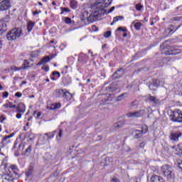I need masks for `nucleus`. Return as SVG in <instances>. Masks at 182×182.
<instances>
[{
	"instance_id": "nucleus-36",
	"label": "nucleus",
	"mask_w": 182,
	"mask_h": 182,
	"mask_svg": "<svg viewBox=\"0 0 182 182\" xmlns=\"http://www.w3.org/2000/svg\"><path fill=\"white\" fill-rule=\"evenodd\" d=\"M42 113L41 112L34 111L33 112V116L36 117V119H39L41 117Z\"/></svg>"
},
{
	"instance_id": "nucleus-31",
	"label": "nucleus",
	"mask_w": 182,
	"mask_h": 182,
	"mask_svg": "<svg viewBox=\"0 0 182 182\" xmlns=\"http://www.w3.org/2000/svg\"><path fill=\"white\" fill-rule=\"evenodd\" d=\"M70 6L73 9H76V8H77V1L72 0L70 1Z\"/></svg>"
},
{
	"instance_id": "nucleus-15",
	"label": "nucleus",
	"mask_w": 182,
	"mask_h": 182,
	"mask_svg": "<svg viewBox=\"0 0 182 182\" xmlns=\"http://www.w3.org/2000/svg\"><path fill=\"white\" fill-rule=\"evenodd\" d=\"M50 60V58L49 56H46L43 58L39 63L36 64V66H41V65H46V63H48Z\"/></svg>"
},
{
	"instance_id": "nucleus-28",
	"label": "nucleus",
	"mask_w": 182,
	"mask_h": 182,
	"mask_svg": "<svg viewBox=\"0 0 182 182\" xmlns=\"http://www.w3.org/2000/svg\"><path fill=\"white\" fill-rule=\"evenodd\" d=\"M136 134L134 136V139H141L143 137V133L140 132V130H136Z\"/></svg>"
},
{
	"instance_id": "nucleus-24",
	"label": "nucleus",
	"mask_w": 182,
	"mask_h": 182,
	"mask_svg": "<svg viewBox=\"0 0 182 182\" xmlns=\"http://www.w3.org/2000/svg\"><path fill=\"white\" fill-rule=\"evenodd\" d=\"M3 107H4L5 109H8L9 107L10 109H15L16 108V105H13L12 102H7L3 105Z\"/></svg>"
},
{
	"instance_id": "nucleus-22",
	"label": "nucleus",
	"mask_w": 182,
	"mask_h": 182,
	"mask_svg": "<svg viewBox=\"0 0 182 182\" xmlns=\"http://www.w3.org/2000/svg\"><path fill=\"white\" fill-rule=\"evenodd\" d=\"M160 178H161V176L154 174L151 177V182H159L160 181Z\"/></svg>"
},
{
	"instance_id": "nucleus-39",
	"label": "nucleus",
	"mask_w": 182,
	"mask_h": 182,
	"mask_svg": "<svg viewBox=\"0 0 182 182\" xmlns=\"http://www.w3.org/2000/svg\"><path fill=\"white\" fill-rule=\"evenodd\" d=\"M111 36H112V31H108L104 33V38H110Z\"/></svg>"
},
{
	"instance_id": "nucleus-4",
	"label": "nucleus",
	"mask_w": 182,
	"mask_h": 182,
	"mask_svg": "<svg viewBox=\"0 0 182 182\" xmlns=\"http://www.w3.org/2000/svg\"><path fill=\"white\" fill-rule=\"evenodd\" d=\"M21 36H22V29L19 28H13L6 35L8 41H16V39L21 38Z\"/></svg>"
},
{
	"instance_id": "nucleus-41",
	"label": "nucleus",
	"mask_w": 182,
	"mask_h": 182,
	"mask_svg": "<svg viewBox=\"0 0 182 182\" xmlns=\"http://www.w3.org/2000/svg\"><path fill=\"white\" fill-rule=\"evenodd\" d=\"M135 8L136 11H141V9H143V5H141V4H136Z\"/></svg>"
},
{
	"instance_id": "nucleus-7",
	"label": "nucleus",
	"mask_w": 182,
	"mask_h": 182,
	"mask_svg": "<svg viewBox=\"0 0 182 182\" xmlns=\"http://www.w3.org/2000/svg\"><path fill=\"white\" fill-rule=\"evenodd\" d=\"M171 116L173 122H178V123L182 122V110L175 109Z\"/></svg>"
},
{
	"instance_id": "nucleus-52",
	"label": "nucleus",
	"mask_w": 182,
	"mask_h": 182,
	"mask_svg": "<svg viewBox=\"0 0 182 182\" xmlns=\"http://www.w3.org/2000/svg\"><path fill=\"white\" fill-rule=\"evenodd\" d=\"M144 146H146V142H141L139 144L140 149H144Z\"/></svg>"
},
{
	"instance_id": "nucleus-13",
	"label": "nucleus",
	"mask_w": 182,
	"mask_h": 182,
	"mask_svg": "<svg viewBox=\"0 0 182 182\" xmlns=\"http://www.w3.org/2000/svg\"><path fill=\"white\" fill-rule=\"evenodd\" d=\"M148 101L150 102V103H153L154 105H159L160 104V100H159L157 97L154 96L150 95L148 97Z\"/></svg>"
},
{
	"instance_id": "nucleus-47",
	"label": "nucleus",
	"mask_w": 182,
	"mask_h": 182,
	"mask_svg": "<svg viewBox=\"0 0 182 182\" xmlns=\"http://www.w3.org/2000/svg\"><path fill=\"white\" fill-rule=\"evenodd\" d=\"M117 31H122V32H127V28H122V27H119L118 28H117Z\"/></svg>"
},
{
	"instance_id": "nucleus-57",
	"label": "nucleus",
	"mask_w": 182,
	"mask_h": 182,
	"mask_svg": "<svg viewBox=\"0 0 182 182\" xmlns=\"http://www.w3.org/2000/svg\"><path fill=\"white\" fill-rule=\"evenodd\" d=\"M44 70L46 72H49V68L48 66H46L45 68H44Z\"/></svg>"
},
{
	"instance_id": "nucleus-3",
	"label": "nucleus",
	"mask_w": 182,
	"mask_h": 182,
	"mask_svg": "<svg viewBox=\"0 0 182 182\" xmlns=\"http://www.w3.org/2000/svg\"><path fill=\"white\" fill-rule=\"evenodd\" d=\"M167 42H168V41H166L161 44V49H163V50H164V53L165 55H178V53L181 52V50L178 48H171L169 46H167Z\"/></svg>"
},
{
	"instance_id": "nucleus-58",
	"label": "nucleus",
	"mask_w": 182,
	"mask_h": 182,
	"mask_svg": "<svg viewBox=\"0 0 182 182\" xmlns=\"http://www.w3.org/2000/svg\"><path fill=\"white\" fill-rule=\"evenodd\" d=\"M126 36H127V33H124L123 34V37H124V38H126Z\"/></svg>"
},
{
	"instance_id": "nucleus-38",
	"label": "nucleus",
	"mask_w": 182,
	"mask_h": 182,
	"mask_svg": "<svg viewBox=\"0 0 182 182\" xmlns=\"http://www.w3.org/2000/svg\"><path fill=\"white\" fill-rule=\"evenodd\" d=\"M153 83L155 87H159V86H160V80H154Z\"/></svg>"
},
{
	"instance_id": "nucleus-42",
	"label": "nucleus",
	"mask_w": 182,
	"mask_h": 182,
	"mask_svg": "<svg viewBox=\"0 0 182 182\" xmlns=\"http://www.w3.org/2000/svg\"><path fill=\"white\" fill-rule=\"evenodd\" d=\"M53 76H56L57 79H58V77H60V73L58 72V71H53L52 73Z\"/></svg>"
},
{
	"instance_id": "nucleus-11",
	"label": "nucleus",
	"mask_w": 182,
	"mask_h": 182,
	"mask_svg": "<svg viewBox=\"0 0 182 182\" xmlns=\"http://www.w3.org/2000/svg\"><path fill=\"white\" fill-rule=\"evenodd\" d=\"M182 134L180 132H173L170 135V140H171L172 141H178V139H180V137H181Z\"/></svg>"
},
{
	"instance_id": "nucleus-20",
	"label": "nucleus",
	"mask_w": 182,
	"mask_h": 182,
	"mask_svg": "<svg viewBox=\"0 0 182 182\" xmlns=\"http://www.w3.org/2000/svg\"><path fill=\"white\" fill-rule=\"evenodd\" d=\"M87 59H89V57L86 55H80L78 58L79 62H82L83 63H87Z\"/></svg>"
},
{
	"instance_id": "nucleus-6",
	"label": "nucleus",
	"mask_w": 182,
	"mask_h": 182,
	"mask_svg": "<svg viewBox=\"0 0 182 182\" xmlns=\"http://www.w3.org/2000/svg\"><path fill=\"white\" fill-rule=\"evenodd\" d=\"M12 173L14 174L17 175L18 174V169L14 170V171H11L7 172L6 174L3 175L2 178L3 181L2 182H14V180L15 178H14V175H12Z\"/></svg>"
},
{
	"instance_id": "nucleus-30",
	"label": "nucleus",
	"mask_w": 182,
	"mask_h": 182,
	"mask_svg": "<svg viewBox=\"0 0 182 182\" xmlns=\"http://www.w3.org/2000/svg\"><path fill=\"white\" fill-rule=\"evenodd\" d=\"M62 136H63V131L62 129H59L58 134L56 136L57 141H60V139H62Z\"/></svg>"
},
{
	"instance_id": "nucleus-63",
	"label": "nucleus",
	"mask_w": 182,
	"mask_h": 182,
	"mask_svg": "<svg viewBox=\"0 0 182 182\" xmlns=\"http://www.w3.org/2000/svg\"><path fill=\"white\" fill-rule=\"evenodd\" d=\"M131 106H134V102H132V103H131Z\"/></svg>"
},
{
	"instance_id": "nucleus-21",
	"label": "nucleus",
	"mask_w": 182,
	"mask_h": 182,
	"mask_svg": "<svg viewBox=\"0 0 182 182\" xmlns=\"http://www.w3.org/2000/svg\"><path fill=\"white\" fill-rule=\"evenodd\" d=\"M123 19H124V17L123 16H118L114 17L113 21L111 23V25L113 26L114 24L116 23V22L119 21H123Z\"/></svg>"
},
{
	"instance_id": "nucleus-48",
	"label": "nucleus",
	"mask_w": 182,
	"mask_h": 182,
	"mask_svg": "<svg viewBox=\"0 0 182 182\" xmlns=\"http://www.w3.org/2000/svg\"><path fill=\"white\" fill-rule=\"evenodd\" d=\"M92 31H94V32H97V31H99V29L97 28V26H96L95 25H93L92 26Z\"/></svg>"
},
{
	"instance_id": "nucleus-34",
	"label": "nucleus",
	"mask_w": 182,
	"mask_h": 182,
	"mask_svg": "<svg viewBox=\"0 0 182 182\" xmlns=\"http://www.w3.org/2000/svg\"><path fill=\"white\" fill-rule=\"evenodd\" d=\"M32 173H33V168L30 167L26 173V175L27 176V177H31V176H32Z\"/></svg>"
},
{
	"instance_id": "nucleus-33",
	"label": "nucleus",
	"mask_w": 182,
	"mask_h": 182,
	"mask_svg": "<svg viewBox=\"0 0 182 182\" xmlns=\"http://www.w3.org/2000/svg\"><path fill=\"white\" fill-rule=\"evenodd\" d=\"M148 132L149 127H147V126L146 125L142 126L141 132L144 134H146V133H147Z\"/></svg>"
},
{
	"instance_id": "nucleus-27",
	"label": "nucleus",
	"mask_w": 182,
	"mask_h": 182,
	"mask_svg": "<svg viewBox=\"0 0 182 182\" xmlns=\"http://www.w3.org/2000/svg\"><path fill=\"white\" fill-rule=\"evenodd\" d=\"M180 21H182L181 16L173 17L171 18L170 23H173V22H180Z\"/></svg>"
},
{
	"instance_id": "nucleus-19",
	"label": "nucleus",
	"mask_w": 182,
	"mask_h": 182,
	"mask_svg": "<svg viewBox=\"0 0 182 182\" xmlns=\"http://www.w3.org/2000/svg\"><path fill=\"white\" fill-rule=\"evenodd\" d=\"M35 28V23L32 22V21H28V24H27V30L28 32H31L32 30Z\"/></svg>"
},
{
	"instance_id": "nucleus-49",
	"label": "nucleus",
	"mask_w": 182,
	"mask_h": 182,
	"mask_svg": "<svg viewBox=\"0 0 182 182\" xmlns=\"http://www.w3.org/2000/svg\"><path fill=\"white\" fill-rule=\"evenodd\" d=\"M53 109H60V103L55 104V105H54Z\"/></svg>"
},
{
	"instance_id": "nucleus-37",
	"label": "nucleus",
	"mask_w": 182,
	"mask_h": 182,
	"mask_svg": "<svg viewBox=\"0 0 182 182\" xmlns=\"http://www.w3.org/2000/svg\"><path fill=\"white\" fill-rule=\"evenodd\" d=\"M114 75H119V76H122V75H123V68H120L119 70H117Z\"/></svg>"
},
{
	"instance_id": "nucleus-55",
	"label": "nucleus",
	"mask_w": 182,
	"mask_h": 182,
	"mask_svg": "<svg viewBox=\"0 0 182 182\" xmlns=\"http://www.w3.org/2000/svg\"><path fill=\"white\" fill-rule=\"evenodd\" d=\"M111 182H120V181H119L117 178H113L112 179Z\"/></svg>"
},
{
	"instance_id": "nucleus-56",
	"label": "nucleus",
	"mask_w": 182,
	"mask_h": 182,
	"mask_svg": "<svg viewBox=\"0 0 182 182\" xmlns=\"http://www.w3.org/2000/svg\"><path fill=\"white\" fill-rule=\"evenodd\" d=\"M159 182H166V181L164 180V178H163V177L161 176Z\"/></svg>"
},
{
	"instance_id": "nucleus-2",
	"label": "nucleus",
	"mask_w": 182,
	"mask_h": 182,
	"mask_svg": "<svg viewBox=\"0 0 182 182\" xmlns=\"http://www.w3.org/2000/svg\"><path fill=\"white\" fill-rule=\"evenodd\" d=\"M161 173L165 178H166L167 181H173L174 180V173H173V170L171 166L169 165H164L161 167Z\"/></svg>"
},
{
	"instance_id": "nucleus-26",
	"label": "nucleus",
	"mask_w": 182,
	"mask_h": 182,
	"mask_svg": "<svg viewBox=\"0 0 182 182\" xmlns=\"http://www.w3.org/2000/svg\"><path fill=\"white\" fill-rule=\"evenodd\" d=\"M43 159L46 161H50V160H52V154H50V153H46L43 156Z\"/></svg>"
},
{
	"instance_id": "nucleus-17",
	"label": "nucleus",
	"mask_w": 182,
	"mask_h": 182,
	"mask_svg": "<svg viewBox=\"0 0 182 182\" xmlns=\"http://www.w3.org/2000/svg\"><path fill=\"white\" fill-rule=\"evenodd\" d=\"M129 96V93L124 92L121 94L120 95L117 97L116 102H122V100H124V99L127 98Z\"/></svg>"
},
{
	"instance_id": "nucleus-16",
	"label": "nucleus",
	"mask_w": 182,
	"mask_h": 182,
	"mask_svg": "<svg viewBox=\"0 0 182 182\" xmlns=\"http://www.w3.org/2000/svg\"><path fill=\"white\" fill-rule=\"evenodd\" d=\"M6 31V23L2 21H0V36Z\"/></svg>"
},
{
	"instance_id": "nucleus-61",
	"label": "nucleus",
	"mask_w": 182,
	"mask_h": 182,
	"mask_svg": "<svg viewBox=\"0 0 182 182\" xmlns=\"http://www.w3.org/2000/svg\"><path fill=\"white\" fill-rule=\"evenodd\" d=\"M21 85H26V81H23V82H21Z\"/></svg>"
},
{
	"instance_id": "nucleus-35",
	"label": "nucleus",
	"mask_w": 182,
	"mask_h": 182,
	"mask_svg": "<svg viewBox=\"0 0 182 182\" xmlns=\"http://www.w3.org/2000/svg\"><path fill=\"white\" fill-rule=\"evenodd\" d=\"M26 144L25 142H22L18 145V150L20 151H23V149H25Z\"/></svg>"
},
{
	"instance_id": "nucleus-1",
	"label": "nucleus",
	"mask_w": 182,
	"mask_h": 182,
	"mask_svg": "<svg viewBox=\"0 0 182 182\" xmlns=\"http://www.w3.org/2000/svg\"><path fill=\"white\" fill-rule=\"evenodd\" d=\"M110 5V2L109 0H98L95 1L94 4V6L95 8V11H92L90 16L87 18L88 22H95L96 21H99L100 18H102V15L105 14H111L114 11L115 7L112 6L108 11L105 9V8H107Z\"/></svg>"
},
{
	"instance_id": "nucleus-50",
	"label": "nucleus",
	"mask_w": 182,
	"mask_h": 182,
	"mask_svg": "<svg viewBox=\"0 0 182 182\" xmlns=\"http://www.w3.org/2000/svg\"><path fill=\"white\" fill-rule=\"evenodd\" d=\"M22 113L18 112V114L16 115V119H21L22 117Z\"/></svg>"
},
{
	"instance_id": "nucleus-9",
	"label": "nucleus",
	"mask_w": 182,
	"mask_h": 182,
	"mask_svg": "<svg viewBox=\"0 0 182 182\" xmlns=\"http://www.w3.org/2000/svg\"><path fill=\"white\" fill-rule=\"evenodd\" d=\"M11 8V0H3L0 2V11L4 12Z\"/></svg>"
},
{
	"instance_id": "nucleus-18",
	"label": "nucleus",
	"mask_w": 182,
	"mask_h": 182,
	"mask_svg": "<svg viewBox=\"0 0 182 182\" xmlns=\"http://www.w3.org/2000/svg\"><path fill=\"white\" fill-rule=\"evenodd\" d=\"M33 64H31L28 60H25L23 65H22V69H28V68H32Z\"/></svg>"
},
{
	"instance_id": "nucleus-23",
	"label": "nucleus",
	"mask_w": 182,
	"mask_h": 182,
	"mask_svg": "<svg viewBox=\"0 0 182 182\" xmlns=\"http://www.w3.org/2000/svg\"><path fill=\"white\" fill-rule=\"evenodd\" d=\"M132 23L134 24L136 31H140V29H141V27L143 26V24L140 22L136 23V21H133Z\"/></svg>"
},
{
	"instance_id": "nucleus-25",
	"label": "nucleus",
	"mask_w": 182,
	"mask_h": 182,
	"mask_svg": "<svg viewBox=\"0 0 182 182\" xmlns=\"http://www.w3.org/2000/svg\"><path fill=\"white\" fill-rule=\"evenodd\" d=\"M55 133H56V130H55L52 132L46 133L44 134H45V136H47V139L49 140V139H53V137H55Z\"/></svg>"
},
{
	"instance_id": "nucleus-40",
	"label": "nucleus",
	"mask_w": 182,
	"mask_h": 182,
	"mask_svg": "<svg viewBox=\"0 0 182 182\" xmlns=\"http://www.w3.org/2000/svg\"><path fill=\"white\" fill-rule=\"evenodd\" d=\"M60 10H61V13L60 15H62V14L65 13V12H70V9H68V8H63V7H60Z\"/></svg>"
},
{
	"instance_id": "nucleus-5",
	"label": "nucleus",
	"mask_w": 182,
	"mask_h": 182,
	"mask_svg": "<svg viewBox=\"0 0 182 182\" xmlns=\"http://www.w3.org/2000/svg\"><path fill=\"white\" fill-rule=\"evenodd\" d=\"M56 97H63L65 100L69 101L72 100L73 95L69 92L66 89H58L55 90Z\"/></svg>"
},
{
	"instance_id": "nucleus-60",
	"label": "nucleus",
	"mask_w": 182,
	"mask_h": 182,
	"mask_svg": "<svg viewBox=\"0 0 182 182\" xmlns=\"http://www.w3.org/2000/svg\"><path fill=\"white\" fill-rule=\"evenodd\" d=\"M6 18H7V22H9V15H7Z\"/></svg>"
},
{
	"instance_id": "nucleus-14",
	"label": "nucleus",
	"mask_w": 182,
	"mask_h": 182,
	"mask_svg": "<svg viewBox=\"0 0 182 182\" xmlns=\"http://www.w3.org/2000/svg\"><path fill=\"white\" fill-rule=\"evenodd\" d=\"M123 126H124V121H119L113 125V130L116 132V130L120 129V127H123Z\"/></svg>"
},
{
	"instance_id": "nucleus-46",
	"label": "nucleus",
	"mask_w": 182,
	"mask_h": 182,
	"mask_svg": "<svg viewBox=\"0 0 182 182\" xmlns=\"http://www.w3.org/2000/svg\"><path fill=\"white\" fill-rule=\"evenodd\" d=\"M17 169H18V168H16V166L12 165L10 166L9 171L11 172V171H14Z\"/></svg>"
},
{
	"instance_id": "nucleus-59",
	"label": "nucleus",
	"mask_w": 182,
	"mask_h": 182,
	"mask_svg": "<svg viewBox=\"0 0 182 182\" xmlns=\"http://www.w3.org/2000/svg\"><path fill=\"white\" fill-rule=\"evenodd\" d=\"M179 28H181V24L179 25V26L176 28V29L175 30V32H176V31H177V29H179Z\"/></svg>"
},
{
	"instance_id": "nucleus-32",
	"label": "nucleus",
	"mask_w": 182,
	"mask_h": 182,
	"mask_svg": "<svg viewBox=\"0 0 182 182\" xmlns=\"http://www.w3.org/2000/svg\"><path fill=\"white\" fill-rule=\"evenodd\" d=\"M26 134L28 137V141H33L35 140V135L33 134L27 133Z\"/></svg>"
},
{
	"instance_id": "nucleus-64",
	"label": "nucleus",
	"mask_w": 182,
	"mask_h": 182,
	"mask_svg": "<svg viewBox=\"0 0 182 182\" xmlns=\"http://www.w3.org/2000/svg\"><path fill=\"white\" fill-rule=\"evenodd\" d=\"M52 5L55 6V5H56V3L55 1H53Z\"/></svg>"
},
{
	"instance_id": "nucleus-45",
	"label": "nucleus",
	"mask_w": 182,
	"mask_h": 182,
	"mask_svg": "<svg viewBox=\"0 0 182 182\" xmlns=\"http://www.w3.org/2000/svg\"><path fill=\"white\" fill-rule=\"evenodd\" d=\"M154 87H156V86L154 85V82L149 85V88L150 89V90H154Z\"/></svg>"
},
{
	"instance_id": "nucleus-53",
	"label": "nucleus",
	"mask_w": 182,
	"mask_h": 182,
	"mask_svg": "<svg viewBox=\"0 0 182 182\" xmlns=\"http://www.w3.org/2000/svg\"><path fill=\"white\" fill-rule=\"evenodd\" d=\"M16 97H22V93L21 92H16L15 94Z\"/></svg>"
},
{
	"instance_id": "nucleus-44",
	"label": "nucleus",
	"mask_w": 182,
	"mask_h": 182,
	"mask_svg": "<svg viewBox=\"0 0 182 182\" xmlns=\"http://www.w3.org/2000/svg\"><path fill=\"white\" fill-rule=\"evenodd\" d=\"M176 166L177 167L181 168V170H182V161L181 160L178 161L176 163Z\"/></svg>"
},
{
	"instance_id": "nucleus-10",
	"label": "nucleus",
	"mask_w": 182,
	"mask_h": 182,
	"mask_svg": "<svg viewBox=\"0 0 182 182\" xmlns=\"http://www.w3.org/2000/svg\"><path fill=\"white\" fill-rule=\"evenodd\" d=\"M143 114H144V112L139 110L136 112H129L128 114H126L127 117L128 119L133 118L136 119V117H142Z\"/></svg>"
},
{
	"instance_id": "nucleus-62",
	"label": "nucleus",
	"mask_w": 182,
	"mask_h": 182,
	"mask_svg": "<svg viewBox=\"0 0 182 182\" xmlns=\"http://www.w3.org/2000/svg\"><path fill=\"white\" fill-rule=\"evenodd\" d=\"M2 89H4V87H2L1 85H0V90H2Z\"/></svg>"
},
{
	"instance_id": "nucleus-8",
	"label": "nucleus",
	"mask_w": 182,
	"mask_h": 182,
	"mask_svg": "<svg viewBox=\"0 0 182 182\" xmlns=\"http://www.w3.org/2000/svg\"><path fill=\"white\" fill-rule=\"evenodd\" d=\"M14 134H11L10 135L4 136L0 143V147L1 149H4L5 146H8V144H11L12 143V139H11V137H14Z\"/></svg>"
},
{
	"instance_id": "nucleus-43",
	"label": "nucleus",
	"mask_w": 182,
	"mask_h": 182,
	"mask_svg": "<svg viewBox=\"0 0 182 182\" xmlns=\"http://www.w3.org/2000/svg\"><path fill=\"white\" fill-rule=\"evenodd\" d=\"M64 22H65L67 25H69V23H72V19L69 17H65Z\"/></svg>"
},
{
	"instance_id": "nucleus-29",
	"label": "nucleus",
	"mask_w": 182,
	"mask_h": 182,
	"mask_svg": "<svg viewBox=\"0 0 182 182\" xmlns=\"http://www.w3.org/2000/svg\"><path fill=\"white\" fill-rule=\"evenodd\" d=\"M32 151V145H29L25 151L23 153V156H26V154H29Z\"/></svg>"
},
{
	"instance_id": "nucleus-12",
	"label": "nucleus",
	"mask_w": 182,
	"mask_h": 182,
	"mask_svg": "<svg viewBox=\"0 0 182 182\" xmlns=\"http://www.w3.org/2000/svg\"><path fill=\"white\" fill-rule=\"evenodd\" d=\"M16 112L17 113H21V114H23L26 110V107L23 105V103H19L17 107H16Z\"/></svg>"
},
{
	"instance_id": "nucleus-51",
	"label": "nucleus",
	"mask_w": 182,
	"mask_h": 182,
	"mask_svg": "<svg viewBox=\"0 0 182 182\" xmlns=\"http://www.w3.org/2000/svg\"><path fill=\"white\" fill-rule=\"evenodd\" d=\"M8 96H9V92H3V97L6 98V97H8Z\"/></svg>"
},
{
	"instance_id": "nucleus-54",
	"label": "nucleus",
	"mask_w": 182,
	"mask_h": 182,
	"mask_svg": "<svg viewBox=\"0 0 182 182\" xmlns=\"http://www.w3.org/2000/svg\"><path fill=\"white\" fill-rule=\"evenodd\" d=\"M39 14H41V11H38V10H36V11H33V15H38Z\"/></svg>"
}]
</instances>
